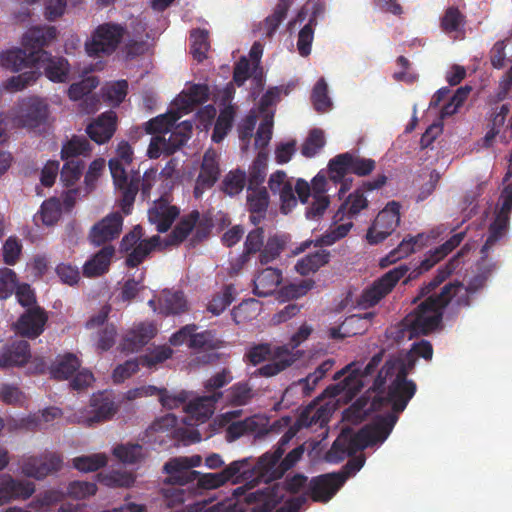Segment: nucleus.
<instances>
[{"mask_svg": "<svg viewBox=\"0 0 512 512\" xmlns=\"http://www.w3.org/2000/svg\"><path fill=\"white\" fill-rule=\"evenodd\" d=\"M235 288L226 285L221 294L215 295L209 302L207 309L213 315H220L234 300Z\"/></svg>", "mask_w": 512, "mask_h": 512, "instance_id": "63", "label": "nucleus"}, {"mask_svg": "<svg viewBox=\"0 0 512 512\" xmlns=\"http://www.w3.org/2000/svg\"><path fill=\"white\" fill-rule=\"evenodd\" d=\"M114 253L115 249L112 245L102 247L83 265V275L91 278L101 276L106 273L109 269Z\"/></svg>", "mask_w": 512, "mask_h": 512, "instance_id": "34", "label": "nucleus"}, {"mask_svg": "<svg viewBox=\"0 0 512 512\" xmlns=\"http://www.w3.org/2000/svg\"><path fill=\"white\" fill-rule=\"evenodd\" d=\"M190 52L193 58L202 62L207 58V52L210 48L209 33L205 29H194L190 33Z\"/></svg>", "mask_w": 512, "mask_h": 512, "instance_id": "51", "label": "nucleus"}, {"mask_svg": "<svg viewBox=\"0 0 512 512\" xmlns=\"http://www.w3.org/2000/svg\"><path fill=\"white\" fill-rule=\"evenodd\" d=\"M107 464L105 454L98 453L87 456H79L73 459V466L79 471L94 472Z\"/></svg>", "mask_w": 512, "mask_h": 512, "instance_id": "62", "label": "nucleus"}, {"mask_svg": "<svg viewBox=\"0 0 512 512\" xmlns=\"http://www.w3.org/2000/svg\"><path fill=\"white\" fill-rule=\"evenodd\" d=\"M159 244L160 237L158 235L152 236L149 239H143L136 245V247L126 253V266L128 268H135L139 266Z\"/></svg>", "mask_w": 512, "mask_h": 512, "instance_id": "44", "label": "nucleus"}, {"mask_svg": "<svg viewBox=\"0 0 512 512\" xmlns=\"http://www.w3.org/2000/svg\"><path fill=\"white\" fill-rule=\"evenodd\" d=\"M220 341L215 338L210 330H205L200 333L193 332V335L188 343V347L194 350H215L219 348Z\"/></svg>", "mask_w": 512, "mask_h": 512, "instance_id": "64", "label": "nucleus"}, {"mask_svg": "<svg viewBox=\"0 0 512 512\" xmlns=\"http://www.w3.org/2000/svg\"><path fill=\"white\" fill-rule=\"evenodd\" d=\"M466 16L455 6L448 7L440 20V27L446 34L462 31Z\"/></svg>", "mask_w": 512, "mask_h": 512, "instance_id": "48", "label": "nucleus"}, {"mask_svg": "<svg viewBox=\"0 0 512 512\" xmlns=\"http://www.w3.org/2000/svg\"><path fill=\"white\" fill-rule=\"evenodd\" d=\"M63 464L62 456L55 452H46L40 456L25 457L21 463V472L30 478L44 479L47 475L57 472Z\"/></svg>", "mask_w": 512, "mask_h": 512, "instance_id": "14", "label": "nucleus"}, {"mask_svg": "<svg viewBox=\"0 0 512 512\" xmlns=\"http://www.w3.org/2000/svg\"><path fill=\"white\" fill-rule=\"evenodd\" d=\"M81 366L78 357L73 353L59 355L55 362L49 367V373L56 380L70 378Z\"/></svg>", "mask_w": 512, "mask_h": 512, "instance_id": "39", "label": "nucleus"}, {"mask_svg": "<svg viewBox=\"0 0 512 512\" xmlns=\"http://www.w3.org/2000/svg\"><path fill=\"white\" fill-rule=\"evenodd\" d=\"M99 481L108 487L129 488L135 483V476L127 471H111L98 474Z\"/></svg>", "mask_w": 512, "mask_h": 512, "instance_id": "58", "label": "nucleus"}, {"mask_svg": "<svg viewBox=\"0 0 512 512\" xmlns=\"http://www.w3.org/2000/svg\"><path fill=\"white\" fill-rule=\"evenodd\" d=\"M218 155L213 150L204 153L199 174L195 181L193 195L196 199L211 189L220 177Z\"/></svg>", "mask_w": 512, "mask_h": 512, "instance_id": "19", "label": "nucleus"}, {"mask_svg": "<svg viewBox=\"0 0 512 512\" xmlns=\"http://www.w3.org/2000/svg\"><path fill=\"white\" fill-rule=\"evenodd\" d=\"M99 81L96 77L91 76L87 77L86 79L73 83L69 89H68V96L71 100H80L83 97H86L85 101L87 102L90 100L93 102V104L96 103V99L91 96L89 97L88 94L98 86Z\"/></svg>", "mask_w": 512, "mask_h": 512, "instance_id": "57", "label": "nucleus"}, {"mask_svg": "<svg viewBox=\"0 0 512 512\" xmlns=\"http://www.w3.org/2000/svg\"><path fill=\"white\" fill-rule=\"evenodd\" d=\"M61 214L62 209L59 200L50 198L42 203L39 212L34 215L33 221L36 225L41 222L43 225L52 226L60 219Z\"/></svg>", "mask_w": 512, "mask_h": 512, "instance_id": "46", "label": "nucleus"}, {"mask_svg": "<svg viewBox=\"0 0 512 512\" xmlns=\"http://www.w3.org/2000/svg\"><path fill=\"white\" fill-rule=\"evenodd\" d=\"M387 182V176L378 174L373 180L364 181L361 186L350 193L338 208L335 218L343 220L352 219L368 207V199L365 192L381 189Z\"/></svg>", "mask_w": 512, "mask_h": 512, "instance_id": "11", "label": "nucleus"}, {"mask_svg": "<svg viewBox=\"0 0 512 512\" xmlns=\"http://www.w3.org/2000/svg\"><path fill=\"white\" fill-rule=\"evenodd\" d=\"M265 234L262 227H255L246 236L244 242L243 253L237 259L239 268L243 267L248 261L251 255L261 252L264 242Z\"/></svg>", "mask_w": 512, "mask_h": 512, "instance_id": "43", "label": "nucleus"}, {"mask_svg": "<svg viewBox=\"0 0 512 512\" xmlns=\"http://www.w3.org/2000/svg\"><path fill=\"white\" fill-rule=\"evenodd\" d=\"M117 115L109 110L99 115L87 128L86 133L89 138L97 144L108 142L116 131Z\"/></svg>", "mask_w": 512, "mask_h": 512, "instance_id": "25", "label": "nucleus"}, {"mask_svg": "<svg viewBox=\"0 0 512 512\" xmlns=\"http://www.w3.org/2000/svg\"><path fill=\"white\" fill-rule=\"evenodd\" d=\"M176 113L159 115L145 124L148 134L163 133V136H154L149 144L147 155L150 159H157L161 155L170 156L184 146L190 139L193 125L190 121H183L171 128L177 122Z\"/></svg>", "mask_w": 512, "mask_h": 512, "instance_id": "2", "label": "nucleus"}, {"mask_svg": "<svg viewBox=\"0 0 512 512\" xmlns=\"http://www.w3.org/2000/svg\"><path fill=\"white\" fill-rule=\"evenodd\" d=\"M408 271L409 267L406 264H400L386 272L383 276L375 280L371 286L363 290L358 301L359 305L364 308H370L378 304L381 299L393 290Z\"/></svg>", "mask_w": 512, "mask_h": 512, "instance_id": "10", "label": "nucleus"}, {"mask_svg": "<svg viewBox=\"0 0 512 512\" xmlns=\"http://www.w3.org/2000/svg\"><path fill=\"white\" fill-rule=\"evenodd\" d=\"M133 160V149L127 141H121L116 150V157L109 160V169L113 183L121 191V209L128 215L131 213L135 197L139 191L140 173L138 171L128 176L126 167Z\"/></svg>", "mask_w": 512, "mask_h": 512, "instance_id": "3", "label": "nucleus"}, {"mask_svg": "<svg viewBox=\"0 0 512 512\" xmlns=\"http://www.w3.org/2000/svg\"><path fill=\"white\" fill-rule=\"evenodd\" d=\"M179 213L178 207L170 205L165 199H160L154 207L149 209L148 217L150 222L156 225L158 232L165 233L170 229Z\"/></svg>", "mask_w": 512, "mask_h": 512, "instance_id": "26", "label": "nucleus"}, {"mask_svg": "<svg viewBox=\"0 0 512 512\" xmlns=\"http://www.w3.org/2000/svg\"><path fill=\"white\" fill-rule=\"evenodd\" d=\"M48 321L46 311L40 306L28 308L14 324L15 331L23 337L37 338Z\"/></svg>", "mask_w": 512, "mask_h": 512, "instance_id": "22", "label": "nucleus"}, {"mask_svg": "<svg viewBox=\"0 0 512 512\" xmlns=\"http://www.w3.org/2000/svg\"><path fill=\"white\" fill-rule=\"evenodd\" d=\"M326 140L321 129H312L301 146V154L306 158L316 156L325 146Z\"/></svg>", "mask_w": 512, "mask_h": 512, "instance_id": "56", "label": "nucleus"}, {"mask_svg": "<svg viewBox=\"0 0 512 512\" xmlns=\"http://www.w3.org/2000/svg\"><path fill=\"white\" fill-rule=\"evenodd\" d=\"M57 37V29L54 26H33L23 35L22 44L31 54L32 63L39 60L49 59L50 53L44 50V47Z\"/></svg>", "mask_w": 512, "mask_h": 512, "instance_id": "13", "label": "nucleus"}, {"mask_svg": "<svg viewBox=\"0 0 512 512\" xmlns=\"http://www.w3.org/2000/svg\"><path fill=\"white\" fill-rule=\"evenodd\" d=\"M0 66L12 72L21 71L24 68L35 67L31 54L26 49L12 48L0 53Z\"/></svg>", "mask_w": 512, "mask_h": 512, "instance_id": "38", "label": "nucleus"}, {"mask_svg": "<svg viewBox=\"0 0 512 512\" xmlns=\"http://www.w3.org/2000/svg\"><path fill=\"white\" fill-rule=\"evenodd\" d=\"M159 313L165 316L179 315L187 311L188 304L182 291L164 290L159 298Z\"/></svg>", "mask_w": 512, "mask_h": 512, "instance_id": "36", "label": "nucleus"}, {"mask_svg": "<svg viewBox=\"0 0 512 512\" xmlns=\"http://www.w3.org/2000/svg\"><path fill=\"white\" fill-rule=\"evenodd\" d=\"M91 151L92 147L87 138L74 135L62 145L61 159L63 161H84L82 158L90 157Z\"/></svg>", "mask_w": 512, "mask_h": 512, "instance_id": "37", "label": "nucleus"}, {"mask_svg": "<svg viewBox=\"0 0 512 512\" xmlns=\"http://www.w3.org/2000/svg\"><path fill=\"white\" fill-rule=\"evenodd\" d=\"M281 280L282 273L279 269L267 267L255 277L253 292L258 297L272 295L280 285Z\"/></svg>", "mask_w": 512, "mask_h": 512, "instance_id": "31", "label": "nucleus"}, {"mask_svg": "<svg viewBox=\"0 0 512 512\" xmlns=\"http://www.w3.org/2000/svg\"><path fill=\"white\" fill-rule=\"evenodd\" d=\"M369 447L366 430L362 428L353 432L352 429H343L337 439L333 442L331 452L337 454L342 460L346 456H352L360 450Z\"/></svg>", "mask_w": 512, "mask_h": 512, "instance_id": "21", "label": "nucleus"}, {"mask_svg": "<svg viewBox=\"0 0 512 512\" xmlns=\"http://www.w3.org/2000/svg\"><path fill=\"white\" fill-rule=\"evenodd\" d=\"M199 218L200 213L197 210H193L189 214L183 216L168 235L167 244L178 246L184 240H186L189 234L195 228Z\"/></svg>", "mask_w": 512, "mask_h": 512, "instance_id": "42", "label": "nucleus"}, {"mask_svg": "<svg viewBox=\"0 0 512 512\" xmlns=\"http://www.w3.org/2000/svg\"><path fill=\"white\" fill-rule=\"evenodd\" d=\"M509 217L496 214L494 221L488 229V237L481 248V253L486 255L488 251L499 241L506 233L509 225Z\"/></svg>", "mask_w": 512, "mask_h": 512, "instance_id": "52", "label": "nucleus"}, {"mask_svg": "<svg viewBox=\"0 0 512 512\" xmlns=\"http://www.w3.org/2000/svg\"><path fill=\"white\" fill-rule=\"evenodd\" d=\"M397 420L398 417L396 414L389 413L377 417L372 423L362 427L363 430H366L369 446L383 443L392 432Z\"/></svg>", "mask_w": 512, "mask_h": 512, "instance_id": "28", "label": "nucleus"}, {"mask_svg": "<svg viewBox=\"0 0 512 512\" xmlns=\"http://www.w3.org/2000/svg\"><path fill=\"white\" fill-rule=\"evenodd\" d=\"M465 232H459L452 235L445 243L430 250L425 259H423L419 265L421 271H428L456 247H458L464 240Z\"/></svg>", "mask_w": 512, "mask_h": 512, "instance_id": "32", "label": "nucleus"}, {"mask_svg": "<svg viewBox=\"0 0 512 512\" xmlns=\"http://www.w3.org/2000/svg\"><path fill=\"white\" fill-rule=\"evenodd\" d=\"M209 98V89L207 85H192L183 98L180 99V109L185 112L191 111L195 106L205 103Z\"/></svg>", "mask_w": 512, "mask_h": 512, "instance_id": "50", "label": "nucleus"}, {"mask_svg": "<svg viewBox=\"0 0 512 512\" xmlns=\"http://www.w3.org/2000/svg\"><path fill=\"white\" fill-rule=\"evenodd\" d=\"M246 179L247 175L244 170H231L224 176L221 183V190L229 196L238 195L244 189Z\"/></svg>", "mask_w": 512, "mask_h": 512, "instance_id": "53", "label": "nucleus"}, {"mask_svg": "<svg viewBox=\"0 0 512 512\" xmlns=\"http://www.w3.org/2000/svg\"><path fill=\"white\" fill-rule=\"evenodd\" d=\"M36 68H43L47 78L53 82H65L69 74V63L63 57H53L39 60L35 63Z\"/></svg>", "mask_w": 512, "mask_h": 512, "instance_id": "40", "label": "nucleus"}, {"mask_svg": "<svg viewBox=\"0 0 512 512\" xmlns=\"http://www.w3.org/2000/svg\"><path fill=\"white\" fill-rule=\"evenodd\" d=\"M35 492L31 481L16 479L10 474L0 475V506L16 500H27Z\"/></svg>", "mask_w": 512, "mask_h": 512, "instance_id": "20", "label": "nucleus"}, {"mask_svg": "<svg viewBox=\"0 0 512 512\" xmlns=\"http://www.w3.org/2000/svg\"><path fill=\"white\" fill-rule=\"evenodd\" d=\"M86 167L85 161H64V165L60 171V180L65 187L74 186L83 175Z\"/></svg>", "mask_w": 512, "mask_h": 512, "instance_id": "55", "label": "nucleus"}, {"mask_svg": "<svg viewBox=\"0 0 512 512\" xmlns=\"http://www.w3.org/2000/svg\"><path fill=\"white\" fill-rule=\"evenodd\" d=\"M330 260V253L326 250H318L299 259L295 265L296 271L303 276L314 273L326 265Z\"/></svg>", "mask_w": 512, "mask_h": 512, "instance_id": "45", "label": "nucleus"}, {"mask_svg": "<svg viewBox=\"0 0 512 512\" xmlns=\"http://www.w3.org/2000/svg\"><path fill=\"white\" fill-rule=\"evenodd\" d=\"M416 363L417 358L409 351L401 358L394 357L388 359L378 371L377 376L373 380L371 389L373 391L382 392L387 378H392L393 374L407 378L408 374L414 370Z\"/></svg>", "mask_w": 512, "mask_h": 512, "instance_id": "17", "label": "nucleus"}, {"mask_svg": "<svg viewBox=\"0 0 512 512\" xmlns=\"http://www.w3.org/2000/svg\"><path fill=\"white\" fill-rule=\"evenodd\" d=\"M287 442L288 440L283 436L274 450L268 451L258 458L257 468L260 471L259 476L265 482L282 478L285 472L294 467V465L301 459L304 453V448L303 446H298L292 449L284 459L280 461L285 452L284 446Z\"/></svg>", "mask_w": 512, "mask_h": 512, "instance_id": "6", "label": "nucleus"}, {"mask_svg": "<svg viewBox=\"0 0 512 512\" xmlns=\"http://www.w3.org/2000/svg\"><path fill=\"white\" fill-rule=\"evenodd\" d=\"M126 30L125 27L108 22L99 25L91 36V40L85 44V50L91 57L110 55L119 46Z\"/></svg>", "mask_w": 512, "mask_h": 512, "instance_id": "9", "label": "nucleus"}, {"mask_svg": "<svg viewBox=\"0 0 512 512\" xmlns=\"http://www.w3.org/2000/svg\"><path fill=\"white\" fill-rule=\"evenodd\" d=\"M267 170V155L259 152L248 170L246 181L248 182L247 189L261 188L262 183L266 178Z\"/></svg>", "mask_w": 512, "mask_h": 512, "instance_id": "47", "label": "nucleus"}, {"mask_svg": "<svg viewBox=\"0 0 512 512\" xmlns=\"http://www.w3.org/2000/svg\"><path fill=\"white\" fill-rule=\"evenodd\" d=\"M101 93L105 102L114 107L119 106L128 93V82L126 80H119L108 83L101 88Z\"/></svg>", "mask_w": 512, "mask_h": 512, "instance_id": "54", "label": "nucleus"}, {"mask_svg": "<svg viewBox=\"0 0 512 512\" xmlns=\"http://www.w3.org/2000/svg\"><path fill=\"white\" fill-rule=\"evenodd\" d=\"M400 223V205L396 201L389 202L376 216L368 229L366 239L375 245L384 241Z\"/></svg>", "mask_w": 512, "mask_h": 512, "instance_id": "12", "label": "nucleus"}, {"mask_svg": "<svg viewBox=\"0 0 512 512\" xmlns=\"http://www.w3.org/2000/svg\"><path fill=\"white\" fill-rule=\"evenodd\" d=\"M387 380H391V383L388 386L387 395H381L384 392V389L382 392L377 391L378 395L373 399L371 406L376 409L384 403H389L392 406L394 414L400 413L404 411L409 401L415 395L417 390L416 383L413 380H408L406 377L397 374H393V377L387 378Z\"/></svg>", "mask_w": 512, "mask_h": 512, "instance_id": "8", "label": "nucleus"}, {"mask_svg": "<svg viewBox=\"0 0 512 512\" xmlns=\"http://www.w3.org/2000/svg\"><path fill=\"white\" fill-rule=\"evenodd\" d=\"M223 396V392H212L210 395L197 397L186 404L185 411L198 421L204 422L212 416L215 404Z\"/></svg>", "mask_w": 512, "mask_h": 512, "instance_id": "29", "label": "nucleus"}, {"mask_svg": "<svg viewBox=\"0 0 512 512\" xmlns=\"http://www.w3.org/2000/svg\"><path fill=\"white\" fill-rule=\"evenodd\" d=\"M247 209L249 213L267 212L269 194L265 187L247 189Z\"/></svg>", "mask_w": 512, "mask_h": 512, "instance_id": "60", "label": "nucleus"}, {"mask_svg": "<svg viewBox=\"0 0 512 512\" xmlns=\"http://www.w3.org/2000/svg\"><path fill=\"white\" fill-rule=\"evenodd\" d=\"M346 476L340 473H327L313 477L308 485L307 495L315 502H328L343 486Z\"/></svg>", "mask_w": 512, "mask_h": 512, "instance_id": "16", "label": "nucleus"}, {"mask_svg": "<svg viewBox=\"0 0 512 512\" xmlns=\"http://www.w3.org/2000/svg\"><path fill=\"white\" fill-rule=\"evenodd\" d=\"M285 248V242L277 235L270 236L259 254V261L266 265L280 256Z\"/></svg>", "mask_w": 512, "mask_h": 512, "instance_id": "59", "label": "nucleus"}, {"mask_svg": "<svg viewBox=\"0 0 512 512\" xmlns=\"http://www.w3.org/2000/svg\"><path fill=\"white\" fill-rule=\"evenodd\" d=\"M382 360L383 353L379 352L370 359L363 369L359 367L358 363L348 364L334 375V380L338 382L329 385L325 393L331 397L343 395L350 399L353 398L367 384L368 378L377 371Z\"/></svg>", "mask_w": 512, "mask_h": 512, "instance_id": "5", "label": "nucleus"}, {"mask_svg": "<svg viewBox=\"0 0 512 512\" xmlns=\"http://www.w3.org/2000/svg\"><path fill=\"white\" fill-rule=\"evenodd\" d=\"M47 116V103L38 97H29L18 104L15 121L22 127L35 128L44 123Z\"/></svg>", "mask_w": 512, "mask_h": 512, "instance_id": "18", "label": "nucleus"}, {"mask_svg": "<svg viewBox=\"0 0 512 512\" xmlns=\"http://www.w3.org/2000/svg\"><path fill=\"white\" fill-rule=\"evenodd\" d=\"M155 329L152 325L140 324L129 330L122 343L126 352H136L145 346L154 336Z\"/></svg>", "mask_w": 512, "mask_h": 512, "instance_id": "35", "label": "nucleus"}, {"mask_svg": "<svg viewBox=\"0 0 512 512\" xmlns=\"http://www.w3.org/2000/svg\"><path fill=\"white\" fill-rule=\"evenodd\" d=\"M259 472L257 462L252 464L249 458H244L231 462L221 471V475L225 483L232 481L234 484H237L249 479L252 474H256L258 478H261Z\"/></svg>", "mask_w": 512, "mask_h": 512, "instance_id": "30", "label": "nucleus"}, {"mask_svg": "<svg viewBox=\"0 0 512 512\" xmlns=\"http://www.w3.org/2000/svg\"><path fill=\"white\" fill-rule=\"evenodd\" d=\"M258 431V423L253 417L231 423L226 430L229 441L236 440L243 435L253 434Z\"/></svg>", "mask_w": 512, "mask_h": 512, "instance_id": "61", "label": "nucleus"}, {"mask_svg": "<svg viewBox=\"0 0 512 512\" xmlns=\"http://www.w3.org/2000/svg\"><path fill=\"white\" fill-rule=\"evenodd\" d=\"M117 411L118 406L115 404L111 393L101 391L92 394L88 406L73 415V422L92 427L95 424L112 419Z\"/></svg>", "mask_w": 512, "mask_h": 512, "instance_id": "7", "label": "nucleus"}, {"mask_svg": "<svg viewBox=\"0 0 512 512\" xmlns=\"http://www.w3.org/2000/svg\"><path fill=\"white\" fill-rule=\"evenodd\" d=\"M200 456H192L190 458H173L164 465V471L169 475L167 482L169 484L186 485L193 483L199 476L200 472L192 470V467L201 463Z\"/></svg>", "mask_w": 512, "mask_h": 512, "instance_id": "15", "label": "nucleus"}, {"mask_svg": "<svg viewBox=\"0 0 512 512\" xmlns=\"http://www.w3.org/2000/svg\"><path fill=\"white\" fill-rule=\"evenodd\" d=\"M253 397V390L248 382H237L225 394V402L231 406H243Z\"/></svg>", "mask_w": 512, "mask_h": 512, "instance_id": "49", "label": "nucleus"}, {"mask_svg": "<svg viewBox=\"0 0 512 512\" xmlns=\"http://www.w3.org/2000/svg\"><path fill=\"white\" fill-rule=\"evenodd\" d=\"M461 287L459 283L445 284L438 294L428 296L406 315L403 325L409 333V339L436 331L441 326L443 310Z\"/></svg>", "mask_w": 512, "mask_h": 512, "instance_id": "1", "label": "nucleus"}, {"mask_svg": "<svg viewBox=\"0 0 512 512\" xmlns=\"http://www.w3.org/2000/svg\"><path fill=\"white\" fill-rule=\"evenodd\" d=\"M376 168V161L362 157L358 152L348 151L340 153L329 160V175L333 184L340 185L338 197L342 199L352 187L353 179L347 177L354 174L358 177L370 175Z\"/></svg>", "mask_w": 512, "mask_h": 512, "instance_id": "4", "label": "nucleus"}, {"mask_svg": "<svg viewBox=\"0 0 512 512\" xmlns=\"http://www.w3.org/2000/svg\"><path fill=\"white\" fill-rule=\"evenodd\" d=\"M397 420L398 417L396 414L389 413L377 417L372 423L362 427L363 430H366L369 446L383 443L392 432Z\"/></svg>", "mask_w": 512, "mask_h": 512, "instance_id": "27", "label": "nucleus"}, {"mask_svg": "<svg viewBox=\"0 0 512 512\" xmlns=\"http://www.w3.org/2000/svg\"><path fill=\"white\" fill-rule=\"evenodd\" d=\"M123 226V217L113 212L94 224L89 232V240L96 246L103 245L117 238Z\"/></svg>", "mask_w": 512, "mask_h": 512, "instance_id": "23", "label": "nucleus"}, {"mask_svg": "<svg viewBox=\"0 0 512 512\" xmlns=\"http://www.w3.org/2000/svg\"><path fill=\"white\" fill-rule=\"evenodd\" d=\"M469 251L467 245L463 246L445 265L439 267L435 276L425 283L419 290L417 298H427L433 295L436 288L444 283L460 266V259Z\"/></svg>", "mask_w": 512, "mask_h": 512, "instance_id": "24", "label": "nucleus"}, {"mask_svg": "<svg viewBox=\"0 0 512 512\" xmlns=\"http://www.w3.org/2000/svg\"><path fill=\"white\" fill-rule=\"evenodd\" d=\"M274 360L258 369L259 375L272 377L291 366L295 358L291 355L287 346H280L274 349Z\"/></svg>", "mask_w": 512, "mask_h": 512, "instance_id": "41", "label": "nucleus"}, {"mask_svg": "<svg viewBox=\"0 0 512 512\" xmlns=\"http://www.w3.org/2000/svg\"><path fill=\"white\" fill-rule=\"evenodd\" d=\"M30 358V345L26 340H18L6 347L0 355V367L23 366Z\"/></svg>", "mask_w": 512, "mask_h": 512, "instance_id": "33", "label": "nucleus"}]
</instances>
